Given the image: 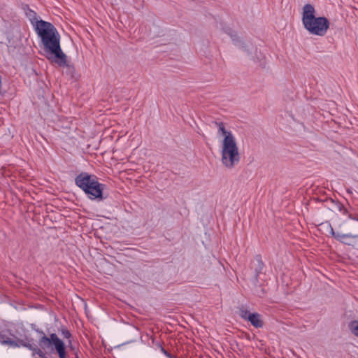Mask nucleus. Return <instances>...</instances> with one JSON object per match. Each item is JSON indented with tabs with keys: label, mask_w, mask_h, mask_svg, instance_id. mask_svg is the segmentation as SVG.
I'll return each instance as SVG.
<instances>
[{
	"label": "nucleus",
	"mask_w": 358,
	"mask_h": 358,
	"mask_svg": "<svg viewBox=\"0 0 358 358\" xmlns=\"http://www.w3.org/2000/svg\"><path fill=\"white\" fill-rule=\"evenodd\" d=\"M36 31L41 40L45 57L59 66L66 65V56L60 46V36L55 27L43 20L35 24Z\"/></svg>",
	"instance_id": "f257e3e1"
},
{
	"label": "nucleus",
	"mask_w": 358,
	"mask_h": 358,
	"mask_svg": "<svg viewBox=\"0 0 358 358\" xmlns=\"http://www.w3.org/2000/svg\"><path fill=\"white\" fill-rule=\"evenodd\" d=\"M217 136L220 143V161L227 169H232L241 161L238 142L234 134L222 123L217 124Z\"/></svg>",
	"instance_id": "f03ea898"
},
{
	"label": "nucleus",
	"mask_w": 358,
	"mask_h": 358,
	"mask_svg": "<svg viewBox=\"0 0 358 358\" xmlns=\"http://www.w3.org/2000/svg\"><path fill=\"white\" fill-rule=\"evenodd\" d=\"M315 14V10L312 5H305L302 13L303 24L311 34L324 36L329 27V22L324 17H316Z\"/></svg>",
	"instance_id": "7ed1b4c3"
},
{
	"label": "nucleus",
	"mask_w": 358,
	"mask_h": 358,
	"mask_svg": "<svg viewBox=\"0 0 358 358\" xmlns=\"http://www.w3.org/2000/svg\"><path fill=\"white\" fill-rule=\"evenodd\" d=\"M76 184L81 188L90 199H103V185L99 183L96 177L86 173H81L76 178Z\"/></svg>",
	"instance_id": "20e7f679"
},
{
	"label": "nucleus",
	"mask_w": 358,
	"mask_h": 358,
	"mask_svg": "<svg viewBox=\"0 0 358 358\" xmlns=\"http://www.w3.org/2000/svg\"><path fill=\"white\" fill-rule=\"evenodd\" d=\"M39 343L43 348L48 347L51 344L54 345L59 358H66L64 343L55 334H52L50 338L45 336H42Z\"/></svg>",
	"instance_id": "39448f33"
},
{
	"label": "nucleus",
	"mask_w": 358,
	"mask_h": 358,
	"mask_svg": "<svg viewBox=\"0 0 358 358\" xmlns=\"http://www.w3.org/2000/svg\"><path fill=\"white\" fill-rule=\"evenodd\" d=\"M327 227L329 228L331 234L336 239L345 244L351 245L353 243V239L358 238V234L352 235L351 234L335 233L330 224H328Z\"/></svg>",
	"instance_id": "423d86ee"
},
{
	"label": "nucleus",
	"mask_w": 358,
	"mask_h": 358,
	"mask_svg": "<svg viewBox=\"0 0 358 358\" xmlns=\"http://www.w3.org/2000/svg\"><path fill=\"white\" fill-rule=\"evenodd\" d=\"M241 317L250 321L256 328H260L263 326V320H262L261 315L258 313H250L248 311H243Z\"/></svg>",
	"instance_id": "0eeeda50"
},
{
	"label": "nucleus",
	"mask_w": 358,
	"mask_h": 358,
	"mask_svg": "<svg viewBox=\"0 0 358 358\" xmlns=\"http://www.w3.org/2000/svg\"><path fill=\"white\" fill-rule=\"evenodd\" d=\"M0 343L1 344H7L10 345L11 346H18L15 341L11 340L10 338L4 336V335H0Z\"/></svg>",
	"instance_id": "6e6552de"
},
{
	"label": "nucleus",
	"mask_w": 358,
	"mask_h": 358,
	"mask_svg": "<svg viewBox=\"0 0 358 358\" xmlns=\"http://www.w3.org/2000/svg\"><path fill=\"white\" fill-rule=\"evenodd\" d=\"M350 329L351 332L358 337V321H354L350 324Z\"/></svg>",
	"instance_id": "1a4fd4ad"
},
{
	"label": "nucleus",
	"mask_w": 358,
	"mask_h": 358,
	"mask_svg": "<svg viewBox=\"0 0 358 358\" xmlns=\"http://www.w3.org/2000/svg\"><path fill=\"white\" fill-rule=\"evenodd\" d=\"M63 334L65 338H69L71 336V334L68 331H64Z\"/></svg>",
	"instance_id": "9d476101"
},
{
	"label": "nucleus",
	"mask_w": 358,
	"mask_h": 358,
	"mask_svg": "<svg viewBox=\"0 0 358 358\" xmlns=\"http://www.w3.org/2000/svg\"><path fill=\"white\" fill-rule=\"evenodd\" d=\"M21 345H23V346H25V347H28L29 348H31V345H26V344L22 343Z\"/></svg>",
	"instance_id": "9b49d317"
},
{
	"label": "nucleus",
	"mask_w": 358,
	"mask_h": 358,
	"mask_svg": "<svg viewBox=\"0 0 358 358\" xmlns=\"http://www.w3.org/2000/svg\"><path fill=\"white\" fill-rule=\"evenodd\" d=\"M77 358H78V357H77Z\"/></svg>",
	"instance_id": "f8f14e48"
}]
</instances>
